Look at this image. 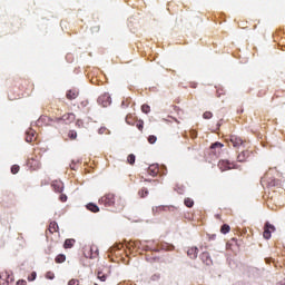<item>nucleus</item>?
Instances as JSON below:
<instances>
[{"mask_svg": "<svg viewBox=\"0 0 285 285\" xmlns=\"http://www.w3.org/2000/svg\"><path fill=\"white\" fill-rule=\"evenodd\" d=\"M135 126L140 132H144V120H136Z\"/></svg>", "mask_w": 285, "mask_h": 285, "instance_id": "nucleus-31", "label": "nucleus"}, {"mask_svg": "<svg viewBox=\"0 0 285 285\" xmlns=\"http://www.w3.org/2000/svg\"><path fill=\"white\" fill-rule=\"evenodd\" d=\"M272 233H275V227L271 223L265 224L263 232L264 239H271Z\"/></svg>", "mask_w": 285, "mask_h": 285, "instance_id": "nucleus-7", "label": "nucleus"}, {"mask_svg": "<svg viewBox=\"0 0 285 285\" xmlns=\"http://www.w3.org/2000/svg\"><path fill=\"white\" fill-rule=\"evenodd\" d=\"M124 248L122 244H117L110 248V253H115V250H121Z\"/></svg>", "mask_w": 285, "mask_h": 285, "instance_id": "nucleus-35", "label": "nucleus"}, {"mask_svg": "<svg viewBox=\"0 0 285 285\" xmlns=\"http://www.w3.org/2000/svg\"><path fill=\"white\" fill-rule=\"evenodd\" d=\"M151 282H159V279H161V274L157 273L151 275L150 277Z\"/></svg>", "mask_w": 285, "mask_h": 285, "instance_id": "nucleus-36", "label": "nucleus"}, {"mask_svg": "<svg viewBox=\"0 0 285 285\" xmlns=\"http://www.w3.org/2000/svg\"><path fill=\"white\" fill-rule=\"evenodd\" d=\"M200 259L206 266L213 265V258H210V254L208 252H203L200 254Z\"/></svg>", "mask_w": 285, "mask_h": 285, "instance_id": "nucleus-11", "label": "nucleus"}, {"mask_svg": "<svg viewBox=\"0 0 285 285\" xmlns=\"http://www.w3.org/2000/svg\"><path fill=\"white\" fill-rule=\"evenodd\" d=\"M59 199H60V202H62V203L68 202V196H67L66 194H61V195L59 196Z\"/></svg>", "mask_w": 285, "mask_h": 285, "instance_id": "nucleus-43", "label": "nucleus"}, {"mask_svg": "<svg viewBox=\"0 0 285 285\" xmlns=\"http://www.w3.org/2000/svg\"><path fill=\"white\" fill-rule=\"evenodd\" d=\"M69 137L71 139H77V131H75V130L69 131Z\"/></svg>", "mask_w": 285, "mask_h": 285, "instance_id": "nucleus-44", "label": "nucleus"}, {"mask_svg": "<svg viewBox=\"0 0 285 285\" xmlns=\"http://www.w3.org/2000/svg\"><path fill=\"white\" fill-rule=\"evenodd\" d=\"M220 233L223 235H227V233H230V226L227 225V224H224L222 227H220Z\"/></svg>", "mask_w": 285, "mask_h": 285, "instance_id": "nucleus-29", "label": "nucleus"}, {"mask_svg": "<svg viewBox=\"0 0 285 285\" xmlns=\"http://www.w3.org/2000/svg\"><path fill=\"white\" fill-rule=\"evenodd\" d=\"M68 285H79V279L72 278L69 281Z\"/></svg>", "mask_w": 285, "mask_h": 285, "instance_id": "nucleus-46", "label": "nucleus"}, {"mask_svg": "<svg viewBox=\"0 0 285 285\" xmlns=\"http://www.w3.org/2000/svg\"><path fill=\"white\" fill-rule=\"evenodd\" d=\"M88 99H85V100H82L81 102H80V106H81V108H86V107H88Z\"/></svg>", "mask_w": 285, "mask_h": 285, "instance_id": "nucleus-47", "label": "nucleus"}, {"mask_svg": "<svg viewBox=\"0 0 285 285\" xmlns=\"http://www.w3.org/2000/svg\"><path fill=\"white\" fill-rule=\"evenodd\" d=\"M187 219L190 222V219H191V218H190V217H188Z\"/></svg>", "mask_w": 285, "mask_h": 285, "instance_id": "nucleus-49", "label": "nucleus"}, {"mask_svg": "<svg viewBox=\"0 0 285 285\" xmlns=\"http://www.w3.org/2000/svg\"><path fill=\"white\" fill-rule=\"evenodd\" d=\"M173 210V206H156L153 207V215H164V213H170Z\"/></svg>", "mask_w": 285, "mask_h": 285, "instance_id": "nucleus-6", "label": "nucleus"}, {"mask_svg": "<svg viewBox=\"0 0 285 285\" xmlns=\"http://www.w3.org/2000/svg\"><path fill=\"white\" fill-rule=\"evenodd\" d=\"M36 140H37V132L32 129H29L27 131L26 141L28 144H32V141H36Z\"/></svg>", "mask_w": 285, "mask_h": 285, "instance_id": "nucleus-13", "label": "nucleus"}, {"mask_svg": "<svg viewBox=\"0 0 285 285\" xmlns=\"http://www.w3.org/2000/svg\"><path fill=\"white\" fill-rule=\"evenodd\" d=\"M139 197L144 198V197H148V189L147 188H142L138 191Z\"/></svg>", "mask_w": 285, "mask_h": 285, "instance_id": "nucleus-33", "label": "nucleus"}, {"mask_svg": "<svg viewBox=\"0 0 285 285\" xmlns=\"http://www.w3.org/2000/svg\"><path fill=\"white\" fill-rule=\"evenodd\" d=\"M19 170H20L19 165H13V166L11 167V173H12V175H17V173H19Z\"/></svg>", "mask_w": 285, "mask_h": 285, "instance_id": "nucleus-40", "label": "nucleus"}, {"mask_svg": "<svg viewBox=\"0 0 285 285\" xmlns=\"http://www.w3.org/2000/svg\"><path fill=\"white\" fill-rule=\"evenodd\" d=\"M250 157V150L245 149L243 150L240 154H238L237 156V161H246V159H248Z\"/></svg>", "mask_w": 285, "mask_h": 285, "instance_id": "nucleus-15", "label": "nucleus"}, {"mask_svg": "<svg viewBox=\"0 0 285 285\" xmlns=\"http://www.w3.org/2000/svg\"><path fill=\"white\" fill-rule=\"evenodd\" d=\"M222 148H224V145L222 142H215L210 146V150L215 155H220L222 154Z\"/></svg>", "mask_w": 285, "mask_h": 285, "instance_id": "nucleus-14", "label": "nucleus"}, {"mask_svg": "<svg viewBox=\"0 0 285 285\" xmlns=\"http://www.w3.org/2000/svg\"><path fill=\"white\" fill-rule=\"evenodd\" d=\"M56 121H65L66 124H72V121H75V114H65L61 118H56Z\"/></svg>", "mask_w": 285, "mask_h": 285, "instance_id": "nucleus-10", "label": "nucleus"}, {"mask_svg": "<svg viewBox=\"0 0 285 285\" xmlns=\"http://www.w3.org/2000/svg\"><path fill=\"white\" fill-rule=\"evenodd\" d=\"M185 206H187V208H193V206H195V202L191 198H185L184 200Z\"/></svg>", "mask_w": 285, "mask_h": 285, "instance_id": "nucleus-28", "label": "nucleus"}, {"mask_svg": "<svg viewBox=\"0 0 285 285\" xmlns=\"http://www.w3.org/2000/svg\"><path fill=\"white\" fill-rule=\"evenodd\" d=\"M161 250H175V245H170L168 243L160 244Z\"/></svg>", "mask_w": 285, "mask_h": 285, "instance_id": "nucleus-26", "label": "nucleus"}, {"mask_svg": "<svg viewBox=\"0 0 285 285\" xmlns=\"http://www.w3.org/2000/svg\"><path fill=\"white\" fill-rule=\"evenodd\" d=\"M98 203L106 208H115L116 212H121L126 206L121 197L112 193L104 195Z\"/></svg>", "mask_w": 285, "mask_h": 285, "instance_id": "nucleus-1", "label": "nucleus"}, {"mask_svg": "<svg viewBox=\"0 0 285 285\" xmlns=\"http://www.w3.org/2000/svg\"><path fill=\"white\" fill-rule=\"evenodd\" d=\"M141 111L145 112V115H148V112H150V106H148V105H142V106H141Z\"/></svg>", "mask_w": 285, "mask_h": 285, "instance_id": "nucleus-37", "label": "nucleus"}, {"mask_svg": "<svg viewBox=\"0 0 285 285\" xmlns=\"http://www.w3.org/2000/svg\"><path fill=\"white\" fill-rule=\"evenodd\" d=\"M125 121H126V124H128V126H135V124L137 121V117H135V115H132V114H128L126 116Z\"/></svg>", "mask_w": 285, "mask_h": 285, "instance_id": "nucleus-21", "label": "nucleus"}, {"mask_svg": "<svg viewBox=\"0 0 285 285\" xmlns=\"http://www.w3.org/2000/svg\"><path fill=\"white\" fill-rule=\"evenodd\" d=\"M97 277L100 279V282H106V279H108V276L104 274V272H98Z\"/></svg>", "mask_w": 285, "mask_h": 285, "instance_id": "nucleus-32", "label": "nucleus"}, {"mask_svg": "<svg viewBox=\"0 0 285 285\" xmlns=\"http://www.w3.org/2000/svg\"><path fill=\"white\" fill-rule=\"evenodd\" d=\"M229 145L236 148V150H239V148H248V141L235 135L229 136Z\"/></svg>", "mask_w": 285, "mask_h": 285, "instance_id": "nucleus-3", "label": "nucleus"}, {"mask_svg": "<svg viewBox=\"0 0 285 285\" xmlns=\"http://www.w3.org/2000/svg\"><path fill=\"white\" fill-rule=\"evenodd\" d=\"M135 155L134 154H130L128 157H127V161L128 164H130V166H134L135 165Z\"/></svg>", "mask_w": 285, "mask_h": 285, "instance_id": "nucleus-34", "label": "nucleus"}, {"mask_svg": "<svg viewBox=\"0 0 285 285\" xmlns=\"http://www.w3.org/2000/svg\"><path fill=\"white\" fill-rule=\"evenodd\" d=\"M99 135H108L110 131L108 130V128L106 127H101L99 130H98Z\"/></svg>", "mask_w": 285, "mask_h": 285, "instance_id": "nucleus-39", "label": "nucleus"}, {"mask_svg": "<svg viewBox=\"0 0 285 285\" xmlns=\"http://www.w3.org/2000/svg\"><path fill=\"white\" fill-rule=\"evenodd\" d=\"M218 168L223 171L224 170H230V169L235 168V164L229 163L228 160H219Z\"/></svg>", "mask_w": 285, "mask_h": 285, "instance_id": "nucleus-8", "label": "nucleus"}, {"mask_svg": "<svg viewBox=\"0 0 285 285\" xmlns=\"http://www.w3.org/2000/svg\"><path fill=\"white\" fill-rule=\"evenodd\" d=\"M52 189L55 193H63V183L56 180L51 184Z\"/></svg>", "mask_w": 285, "mask_h": 285, "instance_id": "nucleus-17", "label": "nucleus"}, {"mask_svg": "<svg viewBox=\"0 0 285 285\" xmlns=\"http://www.w3.org/2000/svg\"><path fill=\"white\" fill-rule=\"evenodd\" d=\"M86 208L91 213H99V206L95 205L94 203L87 204Z\"/></svg>", "mask_w": 285, "mask_h": 285, "instance_id": "nucleus-23", "label": "nucleus"}, {"mask_svg": "<svg viewBox=\"0 0 285 285\" xmlns=\"http://www.w3.org/2000/svg\"><path fill=\"white\" fill-rule=\"evenodd\" d=\"M76 240L73 238H68L65 240L63 248H72L75 246Z\"/></svg>", "mask_w": 285, "mask_h": 285, "instance_id": "nucleus-25", "label": "nucleus"}, {"mask_svg": "<svg viewBox=\"0 0 285 285\" xmlns=\"http://www.w3.org/2000/svg\"><path fill=\"white\" fill-rule=\"evenodd\" d=\"M66 97L72 101V99H77L79 97V91L77 89H70L67 91Z\"/></svg>", "mask_w": 285, "mask_h": 285, "instance_id": "nucleus-18", "label": "nucleus"}, {"mask_svg": "<svg viewBox=\"0 0 285 285\" xmlns=\"http://www.w3.org/2000/svg\"><path fill=\"white\" fill-rule=\"evenodd\" d=\"M198 254H199V248L197 247H191L187 250V255L188 257H190V259H197Z\"/></svg>", "mask_w": 285, "mask_h": 285, "instance_id": "nucleus-19", "label": "nucleus"}, {"mask_svg": "<svg viewBox=\"0 0 285 285\" xmlns=\"http://www.w3.org/2000/svg\"><path fill=\"white\" fill-rule=\"evenodd\" d=\"M203 118H204V119H213V112H210V111H205V112L203 114Z\"/></svg>", "mask_w": 285, "mask_h": 285, "instance_id": "nucleus-38", "label": "nucleus"}, {"mask_svg": "<svg viewBox=\"0 0 285 285\" xmlns=\"http://www.w3.org/2000/svg\"><path fill=\"white\" fill-rule=\"evenodd\" d=\"M98 104L102 108H108V106L112 104V98H110V94H102L101 96H99Z\"/></svg>", "mask_w": 285, "mask_h": 285, "instance_id": "nucleus-5", "label": "nucleus"}, {"mask_svg": "<svg viewBox=\"0 0 285 285\" xmlns=\"http://www.w3.org/2000/svg\"><path fill=\"white\" fill-rule=\"evenodd\" d=\"M55 233H59V225L57 222H51L49 224L48 230H46L47 237H50V235H55Z\"/></svg>", "mask_w": 285, "mask_h": 285, "instance_id": "nucleus-9", "label": "nucleus"}, {"mask_svg": "<svg viewBox=\"0 0 285 285\" xmlns=\"http://www.w3.org/2000/svg\"><path fill=\"white\" fill-rule=\"evenodd\" d=\"M147 262L150 264L161 263V258L159 256L148 257Z\"/></svg>", "mask_w": 285, "mask_h": 285, "instance_id": "nucleus-30", "label": "nucleus"}, {"mask_svg": "<svg viewBox=\"0 0 285 285\" xmlns=\"http://www.w3.org/2000/svg\"><path fill=\"white\" fill-rule=\"evenodd\" d=\"M27 166L31 170H39V168H41V160H39V157L37 156H31L27 160Z\"/></svg>", "mask_w": 285, "mask_h": 285, "instance_id": "nucleus-4", "label": "nucleus"}, {"mask_svg": "<svg viewBox=\"0 0 285 285\" xmlns=\"http://www.w3.org/2000/svg\"><path fill=\"white\" fill-rule=\"evenodd\" d=\"M148 141L149 144H155V141H157V136H149Z\"/></svg>", "mask_w": 285, "mask_h": 285, "instance_id": "nucleus-45", "label": "nucleus"}, {"mask_svg": "<svg viewBox=\"0 0 285 285\" xmlns=\"http://www.w3.org/2000/svg\"><path fill=\"white\" fill-rule=\"evenodd\" d=\"M55 120H52L50 117H48V116H41L40 118H39V120H38V124H46V126H52V122H53Z\"/></svg>", "mask_w": 285, "mask_h": 285, "instance_id": "nucleus-20", "label": "nucleus"}, {"mask_svg": "<svg viewBox=\"0 0 285 285\" xmlns=\"http://www.w3.org/2000/svg\"><path fill=\"white\" fill-rule=\"evenodd\" d=\"M2 277H6V281H4L3 285H12V284H14V276L12 274L6 272V273H2V275H0V279Z\"/></svg>", "mask_w": 285, "mask_h": 285, "instance_id": "nucleus-12", "label": "nucleus"}, {"mask_svg": "<svg viewBox=\"0 0 285 285\" xmlns=\"http://www.w3.org/2000/svg\"><path fill=\"white\" fill-rule=\"evenodd\" d=\"M37 279V272H32L30 276H28V282H35Z\"/></svg>", "mask_w": 285, "mask_h": 285, "instance_id": "nucleus-41", "label": "nucleus"}, {"mask_svg": "<svg viewBox=\"0 0 285 285\" xmlns=\"http://www.w3.org/2000/svg\"><path fill=\"white\" fill-rule=\"evenodd\" d=\"M33 85L28 80H21L20 82V91L14 96L9 94L10 101H14L16 99H21L23 95L28 94L29 90H32Z\"/></svg>", "mask_w": 285, "mask_h": 285, "instance_id": "nucleus-2", "label": "nucleus"}, {"mask_svg": "<svg viewBox=\"0 0 285 285\" xmlns=\"http://www.w3.org/2000/svg\"><path fill=\"white\" fill-rule=\"evenodd\" d=\"M144 250H154L155 253L159 252V247L153 246V242H147L146 245H142Z\"/></svg>", "mask_w": 285, "mask_h": 285, "instance_id": "nucleus-22", "label": "nucleus"}, {"mask_svg": "<svg viewBox=\"0 0 285 285\" xmlns=\"http://www.w3.org/2000/svg\"><path fill=\"white\" fill-rule=\"evenodd\" d=\"M46 278H47V279H55V273H52V272H47V273H46Z\"/></svg>", "mask_w": 285, "mask_h": 285, "instance_id": "nucleus-42", "label": "nucleus"}, {"mask_svg": "<svg viewBox=\"0 0 285 285\" xmlns=\"http://www.w3.org/2000/svg\"><path fill=\"white\" fill-rule=\"evenodd\" d=\"M90 259H95V257L99 256V249L97 248V246H91L90 247Z\"/></svg>", "mask_w": 285, "mask_h": 285, "instance_id": "nucleus-24", "label": "nucleus"}, {"mask_svg": "<svg viewBox=\"0 0 285 285\" xmlns=\"http://www.w3.org/2000/svg\"><path fill=\"white\" fill-rule=\"evenodd\" d=\"M55 262L56 264H63V262H66V255L59 254L58 256H56Z\"/></svg>", "mask_w": 285, "mask_h": 285, "instance_id": "nucleus-27", "label": "nucleus"}, {"mask_svg": "<svg viewBox=\"0 0 285 285\" xmlns=\"http://www.w3.org/2000/svg\"><path fill=\"white\" fill-rule=\"evenodd\" d=\"M148 175L151 177H157L159 175V165H150L147 170Z\"/></svg>", "mask_w": 285, "mask_h": 285, "instance_id": "nucleus-16", "label": "nucleus"}, {"mask_svg": "<svg viewBox=\"0 0 285 285\" xmlns=\"http://www.w3.org/2000/svg\"><path fill=\"white\" fill-rule=\"evenodd\" d=\"M28 282L23 281V279H20L17 282V285H27Z\"/></svg>", "mask_w": 285, "mask_h": 285, "instance_id": "nucleus-48", "label": "nucleus"}]
</instances>
